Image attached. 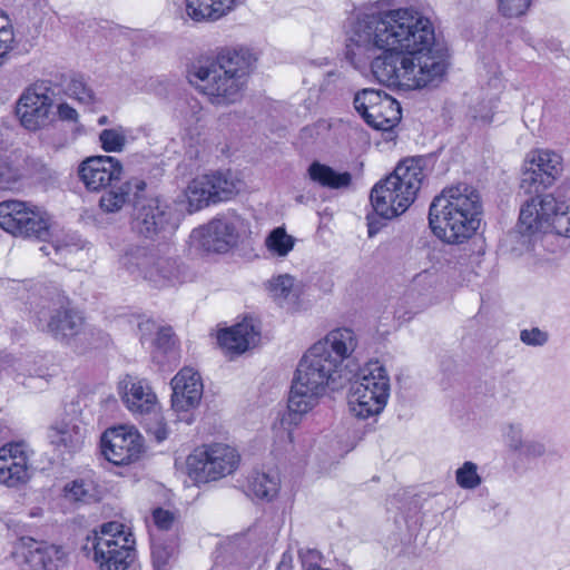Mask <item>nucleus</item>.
I'll list each match as a JSON object with an SVG mask.
<instances>
[{"mask_svg":"<svg viewBox=\"0 0 570 570\" xmlns=\"http://www.w3.org/2000/svg\"><path fill=\"white\" fill-rule=\"evenodd\" d=\"M367 219H368V234H370V236H372L376 230L374 228L373 223L371 222L370 216H367Z\"/></svg>","mask_w":570,"mask_h":570,"instance_id":"54","label":"nucleus"},{"mask_svg":"<svg viewBox=\"0 0 570 570\" xmlns=\"http://www.w3.org/2000/svg\"><path fill=\"white\" fill-rule=\"evenodd\" d=\"M213 185L209 175H203L194 178L185 191L188 203V212L194 213L214 204Z\"/></svg>","mask_w":570,"mask_h":570,"instance_id":"32","label":"nucleus"},{"mask_svg":"<svg viewBox=\"0 0 570 570\" xmlns=\"http://www.w3.org/2000/svg\"><path fill=\"white\" fill-rule=\"evenodd\" d=\"M343 368L325 354L324 350L312 345L301 358L288 397V412L282 424H297L301 415L311 411L326 389L332 391L342 386Z\"/></svg>","mask_w":570,"mask_h":570,"instance_id":"3","label":"nucleus"},{"mask_svg":"<svg viewBox=\"0 0 570 570\" xmlns=\"http://www.w3.org/2000/svg\"><path fill=\"white\" fill-rule=\"evenodd\" d=\"M307 174L312 181L332 189L345 188L352 183L350 173H338L320 161H313L307 169Z\"/></svg>","mask_w":570,"mask_h":570,"instance_id":"31","label":"nucleus"},{"mask_svg":"<svg viewBox=\"0 0 570 570\" xmlns=\"http://www.w3.org/2000/svg\"><path fill=\"white\" fill-rule=\"evenodd\" d=\"M295 238L284 227H276L266 236L265 246L273 256L285 257L292 252Z\"/></svg>","mask_w":570,"mask_h":570,"instance_id":"36","label":"nucleus"},{"mask_svg":"<svg viewBox=\"0 0 570 570\" xmlns=\"http://www.w3.org/2000/svg\"><path fill=\"white\" fill-rule=\"evenodd\" d=\"M282 567H288V566L284 561H282L279 568H282Z\"/></svg>","mask_w":570,"mask_h":570,"instance_id":"58","label":"nucleus"},{"mask_svg":"<svg viewBox=\"0 0 570 570\" xmlns=\"http://www.w3.org/2000/svg\"><path fill=\"white\" fill-rule=\"evenodd\" d=\"M58 115L61 120L77 121L78 112L68 104H60L58 106Z\"/></svg>","mask_w":570,"mask_h":570,"instance_id":"53","label":"nucleus"},{"mask_svg":"<svg viewBox=\"0 0 570 570\" xmlns=\"http://www.w3.org/2000/svg\"><path fill=\"white\" fill-rule=\"evenodd\" d=\"M504 438L508 446L512 451L519 453L524 443V440L522 438V429L520 424H509L504 433Z\"/></svg>","mask_w":570,"mask_h":570,"instance_id":"48","label":"nucleus"},{"mask_svg":"<svg viewBox=\"0 0 570 570\" xmlns=\"http://www.w3.org/2000/svg\"><path fill=\"white\" fill-rule=\"evenodd\" d=\"M98 124H99V125H106V124H108V117H107V116H101V117L98 119Z\"/></svg>","mask_w":570,"mask_h":570,"instance_id":"55","label":"nucleus"},{"mask_svg":"<svg viewBox=\"0 0 570 570\" xmlns=\"http://www.w3.org/2000/svg\"><path fill=\"white\" fill-rule=\"evenodd\" d=\"M14 549L23 557L24 566L29 570H52L66 556L61 547L37 541L31 537L19 538Z\"/></svg>","mask_w":570,"mask_h":570,"instance_id":"21","label":"nucleus"},{"mask_svg":"<svg viewBox=\"0 0 570 570\" xmlns=\"http://www.w3.org/2000/svg\"><path fill=\"white\" fill-rule=\"evenodd\" d=\"M237 451L223 443L197 448L187 458L188 475L196 483H207L232 474L238 466Z\"/></svg>","mask_w":570,"mask_h":570,"instance_id":"10","label":"nucleus"},{"mask_svg":"<svg viewBox=\"0 0 570 570\" xmlns=\"http://www.w3.org/2000/svg\"><path fill=\"white\" fill-rule=\"evenodd\" d=\"M147 432L158 443L165 441L169 435L167 424L161 419H157L155 422L149 423Z\"/></svg>","mask_w":570,"mask_h":570,"instance_id":"51","label":"nucleus"},{"mask_svg":"<svg viewBox=\"0 0 570 570\" xmlns=\"http://www.w3.org/2000/svg\"><path fill=\"white\" fill-rule=\"evenodd\" d=\"M53 91L45 81L28 87L19 97L16 114L28 130H38L50 121Z\"/></svg>","mask_w":570,"mask_h":570,"instance_id":"16","label":"nucleus"},{"mask_svg":"<svg viewBox=\"0 0 570 570\" xmlns=\"http://www.w3.org/2000/svg\"><path fill=\"white\" fill-rule=\"evenodd\" d=\"M171 409L180 421L190 424L194 421L191 411L202 400L204 385L198 372L190 367L181 368L171 380Z\"/></svg>","mask_w":570,"mask_h":570,"instance_id":"18","label":"nucleus"},{"mask_svg":"<svg viewBox=\"0 0 570 570\" xmlns=\"http://www.w3.org/2000/svg\"><path fill=\"white\" fill-rule=\"evenodd\" d=\"M266 288L273 301L287 311H295L299 303L301 288L293 276L278 275L268 281Z\"/></svg>","mask_w":570,"mask_h":570,"instance_id":"28","label":"nucleus"},{"mask_svg":"<svg viewBox=\"0 0 570 570\" xmlns=\"http://www.w3.org/2000/svg\"><path fill=\"white\" fill-rule=\"evenodd\" d=\"M14 35L9 18L0 10V66L13 49Z\"/></svg>","mask_w":570,"mask_h":570,"instance_id":"41","label":"nucleus"},{"mask_svg":"<svg viewBox=\"0 0 570 570\" xmlns=\"http://www.w3.org/2000/svg\"><path fill=\"white\" fill-rule=\"evenodd\" d=\"M431 20L413 8L361 12L346 45V58L360 68L371 60L375 79L404 89L435 86L446 63L435 48Z\"/></svg>","mask_w":570,"mask_h":570,"instance_id":"1","label":"nucleus"},{"mask_svg":"<svg viewBox=\"0 0 570 570\" xmlns=\"http://www.w3.org/2000/svg\"><path fill=\"white\" fill-rule=\"evenodd\" d=\"M249 69L250 56L247 52L223 49L215 60L194 66L188 71V80L213 105L228 106L240 100Z\"/></svg>","mask_w":570,"mask_h":570,"instance_id":"4","label":"nucleus"},{"mask_svg":"<svg viewBox=\"0 0 570 570\" xmlns=\"http://www.w3.org/2000/svg\"><path fill=\"white\" fill-rule=\"evenodd\" d=\"M85 247V242L77 233H65L56 236V238L41 247L46 255L51 254V249L60 258H67L69 255L75 254Z\"/></svg>","mask_w":570,"mask_h":570,"instance_id":"34","label":"nucleus"},{"mask_svg":"<svg viewBox=\"0 0 570 570\" xmlns=\"http://www.w3.org/2000/svg\"><path fill=\"white\" fill-rule=\"evenodd\" d=\"M455 481L461 489H476L482 483V478L478 472V465L474 462L465 461L455 471Z\"/></svg>","mask_w":570,"mask_h":570,"instance_id":"39","label":"nucleus"},{"mask_svg":"<svg viewBox=\"0 0 570 570\" xmlns=\"http://www.w3.org/2000/svg\"><path fill=\"white\" fill-rule=\"evenodd\" d=\"M122 174L120 161L111 156H92L85 159L78 175L87 189L98 191L118 181Z\"/></svg>","mask_w":570,"mask_h":570,"instance_id":"19","label":"nucleus"},{"mask_svg":"<svg viewBox=\"0 0 570 570\" xmlns=\"http://www.w3.org/2000/svg\"><path fill=\"white\" fill-rule=\"evenodd\" d=\"M532 0H497L499 12L507 18H518L524 14Z\"/></svg>","mask_w":570,"mask_h":570,"instance_id":"44","label":"nucleus"},{"mask_svg":"<svg viewBox=\"0 0 570 570\" xmlns=\"http://www.w3.org/2000/svg\"><path fill=\"white\" fill-rule=\"evenodd\" d=\"M99 200V206L105 213L119 212L124 205L129 200V196L138 197L139 193L146 188V183L139 178H132L122 183L119 186H109Z\"/></svg>","mask_w":570,"mask_h":570,"instance_id":"30","label":"nucleus"},{"mask_svg":"<svg viewBox=\"0 0 570 570\" xmlns=\"http://www.w3.org/2000/svg\"><path fill=\"white\" fill-rule=\"evenodd\" d=\"M236 0H186V14L196 22H213L234 9Z\"/></svg>","mask_w":570,"mask_h":570,"instance_id":"29","label":"nucleus"},{"mask_svg":"<svg viewBox=\"0 0 570 570\" xmlns=\"http://www.w3.org/2000/svg\"><path fill=\"white\" fill-rule=\"evenodd\" d=\"M19 179V173L4 158H0V190L11 189Z\"/></svg>","mask_w":570,"mask_h":570,"instance_id":"47","label":"nucleus"},{"mask_svg":"<svg viewBox=\"0 0 570 570\" xmlns=\"http://www.w3.org/2000/svg\"><path fill=\"white\" fill-rule=\"evenodd\" d=\"M153 519L156 525V531L154 533L160 534L161 537L165 531L173 530L176 523L175 514L161 508H157L154 510Z\"/></svg>","mask_w":570,"mask_h":570,"instance_id":"45","label":"nucleus"},{"mask_svg":"<svg viewBox=\"0 0 570 570\" xmlns=\"http://www.w3.org/2000/svg\"><path fill=\"white\" fill-rule=\"evenodd\" d=\"M35 324L56 341L76 348L102 341V333L88 326L81 313L71 307L69 298L56 286L41 295Z\"/></svg>","mask_w":570,"mask_h":570,"instance_id":"5","label":"nucleus"},{"mask_svg":"<svg viewBox=\"0 0 570 570\" xmlns=\"http://www.w3.org/2000/svg\"><path fill=\"white\" fill-rule=\"evenodd\" d=\"M29 479V452L24 442H13L0 449V484L13 488Z\"/></svg>","mask_w":570,"mask_h":570,"instance_id":"20","label":"nucleus"},{"mask_svg":"<svg viewBox=\"0 0 570 570\" xmlns=\"http://www.w3.org/2000/svg\"><path fill=\"white\" fill-rule=\"evenodd\" d=\"M422 164L423 159L420 157L405 159L387 176L390 183L396 184L403 190L401 206H410L414 202L425 177Z\"/></svg>","mask_w":570,"mask_h":570,"instance_id":"22","label":"nucleus"},{"mask_svg":"<svg viewBox=\"0 0 570 570\" xmlns=\"http://www.w3.org/2000/svg\"><path fill=\"white\" fill-rule=\"evenodd\" d=\"M83 549L94 552L100 570H126L135 558V539L125 524L110 521L88 535Z\"/></svg>","mask_w":570,"mask_h":570,"instance_id":"9","label":"nucleus"},{"mask_svg":"<svg viewBox=\"0 0 570 570\" xmlns=\"http://www.w3.org/2000/svg\"><path fill=\"white\" fill-rule=\"evenodd\" d=\"M353 104L365 122L377 130H391L402 118L399 101L381 90L362 89L356 92Z\"/></svg>","mask_w":570,"mask_h":570,"instance_id":"13","label":"nucleus"},{"mask_svg":"<svg viewBox=\"0 0 570 570\" xmlns=\"http://www.w3.org/2000/svg\"><path fill=\"white\" fill-rule=\"evenodd\" d=\"M66 497L76 502L90 503L98 500V492L91 481L79 479L66 485Z\"/></svg>","mask_w":570,"mask_h":570,"instance_id":"37","label":"nucleus"},{"mask_svg":"<svg viewBox=\"0 0 570 570\" xmlns=\"http://www.w3.org/2000/svg\"><path fill=\"white\" fill-rule=\"evenodd\" d=\"M401 193L396 184L390 183V178L380 180L371 190V204L376 215L384 219H392L403 214L410 206H401Z\"/></svg>","mask_w":570,"mask_h":570,"instance_id":"25","label":"nucleus"},{"mask_svg":"<svg viewBox=\"0 0 570 570\" xmlns=\"http://www.w3.org/2000/svg\"><path fill=\"white\" fill-rule=\"evenodd\" d=\"M127 130L118 126L116 128L104 129L99 134L101 148L107 153H120L125 148Z\"/></svg>","mask_w":570,"mask_h":570,"instance_id":"38","label":"nucleus"},{"mask_svg":"<svg viewBox=\"0 0 570 570\" xmlns=\"http://www.w3.org/2000/svg\"><path fill=\"white\" fill-rule=\"evenodd\" d=\"M0 227L16 237L46 240L50 235L48 214L22 200L0 203Z\"/></svg>","mask_w":570,"mask_h":570,"instance_id":"11","label":"nucleus"},{"mask_svg":"<svg viewBox=\"0 0 570 570\" xmlns=\"http://www.w3.org/2000/svg\"><path fill=\"white\" fill-rule=\"evenodd\" d=\"M118 389L122 401L132 413H149L156 405V394L145 380L127 374L119 381Z\"/></svg>","mask_w":570,"mask_h":570,"instance_id":"23","label":"nucleus"},{"mask_svg":"<svg viewBox=\"0 0 570 570\" xmlns=\"http://www.w3.org/2000/svg\"><path fill=\"white\" fill-rule=\"evenodd\" d=\"M156 333L155 345L157 348L167 352L174 347L175 337L170 327H158Z\"/></svg>","mask_w":570,"mask_h":570,"instance_id":"50","label":"nucleus"},{"mask_svg":"<svg viewBox=\"0 0 570 570\" xmlns=\"http://www.w3.org/2000/svg\"><path fill=\"white\" fill-rule=\"evenodd\" d=\"M391 384L385 367L371 361L361 367L348 393L350 412L357 419L379 415L387 404Z\"/></svg>","mask_w":570,"mask_h":570,"instance_id":"8","label":"nucleus"},{"mask_svg":"<svg viewBox=\"0 0 570 570\" xmlns=\"http://www.w3.org/2000/svg\"><path fill=\"white\" fill-rule=\"evenodd\" d=\"M101 451L115 465L130 464L142 454V438L134 428H112L101 436Z\"/></svg>","mask_w":570,"mask_h":570,"instance_id":"17","label":"nucleus"},{"mask_svg":"<svg viewBox=\"0 0 570 570\" xmlns=\"http://www.w3.org/2000/svg\"><path fill=\"white\" fill-rule=\"evenodd\" d=\"M213 185L214 204L228 199L235 194V185L228 180L223 174L215 173L209 175Z\"/></svg>","mask_w":570,"mask_h":570,"instance_id":"42","label":"nucleus"},{"mask_svg":"<svg viewBox=\"0 0 570 570\" xmlns=\"http://www.w3.org/2000/svg\"><path fill=\"white\" fill-rule=\"evenodd\" d=\"M176 553L175 538L166 541L160 534L151 533V559L155 570H167L175 560Z\"/></svg>","mask_w":570,"mask_h":570,"instance_id":"33","label":"nucleus"},{"mask_svg":"<svg viewBox=\"0 0 570 570\" xmlns=\"http://www.w3.org/2000/svg\"><path fill=\"white\" fill-rule=\"evenodd\" d=\"M243 227V218L235 212H227L194 229L190 237L207 252L226 253L238 244Z\"/></svg>","mask_w":570,"mask_h":570,"instance_id":"14","label":"nucleus"},{"mask_svg":"<svg viewBox=\"0 0 570 570\" xmlns=\"http://www.w3.org/2000/svg\"><path fill=\"white\" fill-rule=\"evenodd\" d=\"M497 100L495 97H491L479 101L470 108L471 117L482 124H490L494 115V109L497 108Z\"/></svg>","mask_w":570,"mask_h":570,"instance_id":"43","label":"nucleus"},{"mask_svg":"<svg viewBox=\"0 0 570 570\" xmlns=\"http://www.w3.org/2000/svg\"><path fill=\"white\" fill-rule=\"evenodd\" d=\"M563 170L562 157L550 149L531 150L523 165L520 188L525 194L542 196L540 193L551 187Z\"/></svg>","mask_w":570,"mask_h":570,"instance_id":"12","label":"nucleus"},{"mask_svg":"<svg viewBox=\"0 0 570 570\" xmlns=\"http://www.w3.org/2000/svg\"><path fill=\"white\" fill-rule=\"evenodd\" d=\"M325 354L343 368L344 360L353 356L358 346V336L350 327H337L326 334V336L315 343Z\"/></svg>","mask_w":570,"mask_h":570,"instance_id":"27","label":"nucleus"},{"mask_svg":"<svg viewBox=\"0 0 570 570\" xmlns=\"http://www.w3.org/2000/svg\"><path fill=\"white\" fill-rule=\"evenodd\" d=\"M279 489V478L276 473H255L249 481V490L259 499L267 501L276 497Z\"/></svg>","mask_w":570,"mask_h":570,"instance_id":"35","label":"nucleus"},{"mask_svg":"<svg viewBox=\"0 0 570 570\" xmlns=\"http://www.w3.org/2000/svg\"><path fill=\"white\" fill-rule=\"evenodd\" d=\"M482 215L480 193L461 183L444 188L429 208L433 234L448 244H462L479 228Z\"/></svg>","mask_w":570,"mask_h":570,"instance_id":"2","label":"nucleus"},{"mask_svg":"<svg viewBox=\"0 0 570 570\" xmlns=\"http://www.w3.org/2000/svg\"><path fill=\"white\" fill-rule=\"evenodd\" d=\"M86 432V426L78 421H60L49 428L48 439L57 451L72 454L82 448Z\"/></svg>","mask_w":570,"mask_h":570,"instance_id":"26","label":"nucleus"},{"mask_svg":"<svg viewBox=\"0 0 570 570\" xmlns=\"http://www.w3.org/2000/svg\"><path fill=\"white\" fill-rule=\"evenodd\" d=\"M178 227L175 210L158 198L147 199L138 205L132 218V230L148 239L166 238Z\"/></svg>","mask_w":570,"mask_h":570,"instance_id":"15","label":"nucleus"},{"mask_svg":"<svg viewBox=\"0 0 570 570\" xmlns=\"http://www.w3.org/2000/svg\"><path fill=\"white\" fill-rule=\"evenodd\" d=\"M520 341L528 346H543L549 341V333L539 327L524 328L520 332Z\"/></svg>","mask_w":570,"mask_h":570,"instance_id":"46","label":"nucleus"},{"mask_svg":"<svg viewBox=\"0 0 570 570\" xmlns=\"http://www.w3.org/2000/svg\"><path fill=\"white\" fill-rule=\"evenodd\" d=\"M261 332L253 318H244L240 323L223 330L217 340L222 348L232 354H242L257 345Z\"/></svg>","mask_w":570,"mask_h":570,"instance_id":"24","label":"nucleus"},{"mask_svg":"<svg viewBox=\"0 0 570 570\" xmlns=\"http://www.w3.org/2000/svg\"><path fill=\"white\" fill-rule=\"evenodd\" d=\"M548 232L570 238V184L562 183L552 193L530 197L521 206L511 237L520 236L528 248L532 236Z\"/></svg>","mask_w":570,"mask_h":570,"instance_id":"6","label":"nucleus"},{"mask_svg":"<svg viewBox=\"0 0 570 570\" xmlns=\"http://www.w3.org/2000/svg\"><path fill=\"white\" fill-rule=\"evenodd\" d=\"M158 326L157 324L151 320H142L138 323V330L140 332V340H145L148 336H151L156 331Z\"/></svg>","mask_w":570,"mask_h":570,"instance_id":"52","label":"nucleus"},{"mask_svg":"<svg viewBox=\"0 0 570 570\" xmlns=\"http://www.w3.org/2000/svg\"><path fill=\"white\" fill-rule=\"evenodd\" d=\"M67 94L85 105H91L96 101L95 94L86 83L82 77H73L67 86Z\"/></svg>","mask_w":570,"mask_h":570,"instance_id":"40","label":"nucleus"},{"mask_svg":"<svg viewBox=\"0 0 570 570\" xmlns=\"http://www.w3.org/2000/svg\"><path fill=\"white\" fill-rule=\"evenodd\" d=\"M308 554H309L311 559H314L318 556L317 552H314V551H311Z\"/></svg>","mask_w":570,"mask_h":570,"instance_id":"57","label":"nucleus"},{"mask_svg":"<svg viewBox=\"0 0 570 570\" xmlns=\"http://www.w3.org/2000/svg\"><path fill=\"white\" fill-rule=\"evenodd\" d=\"M7 361L3 357H0V372L6 368Z\"/></svg>","mask_w":570,"mask_h":570,"instance_id":"56","label":"nucleus"},{"mask_svg":"<svg viewBox=\"0 0 570 570\" xmlns=\"http://www.w3.org/2000/svg\"><path fill=\"white\" fill-rule=\"evenodd\" d=\"M119 262L129 274L159 288L184 283L187 278L185 266L176 258L145 246H128Z\"/></svg>","mask_w":570,"mask_h":570,"instance_id":"7","label":"nucleus"},{"mask_svg":"<svg viewBox=\"0 0 570 570\" xmlns=\"http://www.w3.org/2000/svg\"><path fill=\"white\" fill-rule=\"evenodd\" d=\"M546 451V444L541 440L527 439L519 454L529 459H535L544 455Z\"/></svg>","mask_w":570,"mask_h":570,"instance_id":"49","label":"nucleus"}]
</instances>
